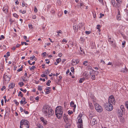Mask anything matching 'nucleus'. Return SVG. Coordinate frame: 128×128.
Returning <instances> with one entry per match:
<instances>
[{
  "mask_svg": "<svg viewBox=\"0 0 128 128\" xmlns=\"http://www.w3.org/2000/svg\"><path fill=\"white\" fill-rule=\"evenodd\" d=\"M101 27L99 25H97V28L99 29V28Z\"/></svg>",
  "mask_w": 128,
  "mask_h": 128,
  "instance_id": "nucleus-62",
  "label": "nucleus"
},
{
  "mask_svg": "<svg viewBox=\"0 0 128 128\" xmlns=\"http://www.w3.org/2000/svg\"><path fill=\"white\" fill-rule=\"evenodd\" d=\"M118 116L120 117H122L123 115L122 111L120 110H118Z\"/></svg>",
  "mask_w": 128,
  "mask_h": 128,
  "instance_id": "nucleus-16",
  "label": "nucleus"
},
{
  "mask_svg": "<svg viewBox=\"0 0 128 128\" xmlns=\"http://www.w3.org/2000/svg\"><path fill=\"white\" fill-rule=\"evenodd\" d=\"M68 123H66V125L65 127L66 128H68L70 126V124Z\"/></svg>",
  "mask_w": 128,
  "mask_h": 128,
  "instance_id": "nucleus-36",
  "label": "nucleus"
},
{
  "mask_svg": "<svg viewBox=\"0 0 128 128\" xmlns=\"http://www.w3.org/2000/svg\"><path fill=\"white\" fill-rule=\"evenodd\" d=\"M89 106L90 108L91 109L93 108L94 107L92 104L90 103H89Z\"/></svg>",
  "mask_w": 128,
  "mask_h": 128,
  "instance_id": "nucleus-25",
  "label": "nucleus"
},
{
  "mask_svg": "<svg viewBox=\"0 0 128 128\" xmlns=\"http://www.w3.org/2000/svg\"><path fill=\"white\" fill-rule=\"evenodd\" d=\"M62 42L63 43L65 42L66 43L67 42V41L65 39L63 38L62 40Z\"/></svg>",
  "mask_w": 128,
  "mask_h": 128,
  "instance_id": "nucleus-51",
  "label": "nucleus"
},
{
  "mask_svg": "<svg viewBox=\"0 0 128 128\" xmlns=\"http://www.w3.org/2000/svg\"><path fill=\"white\" fill-rule=\"evenodd\" d=\"M118 4H120L121 3V0H116Z\"/></svg>",
  "mask_w": 128,
  "mask_h": 128,
  "instance_id": "nucleus-50",
  "label": "nucleus"
},
{
  "mask_svg": "<svg viewBox=\"0 0 128 128\" xmlns=\"http://www.w3.org/2000/svg\"><path fill=\"white\" fill-rule=\"evenodd\" d=\"M50 107L48 105H45L44 106L42 110V112L44 115L47 112Z\"/></svg>",
  "mask_w": 128,
  "mask_h": 128,
  "instance_id": "nucleus-8",
  "label": "nucleus"
},
{
  "mask_svg": "<svg viewBox=\"0 0 128 128\" xmlns=\"http://www.w3.org/2000/svg\"><path fill=\"white\" fill-rule=\"evenodd\" d=\"M14 102H15L16 104V105H17L19 104L16 101V100H14Z\"/></svg>",
  "mask_w": 128,
  "mask_h": 128,
  "instance_id": "nucleus-60",
  "label": "nucleus"
},
{
  "mask_svg": "<svg viewBox=\"0 0 128 128\" xmlns=\"http://www.w3.org/2000/svg\"><path fill=\"white\" fill-rule=\"evenodd\" d=\"M51 82V81L50 80H48V82L46 83V84L48 86H50V83Z\"/></svg>",
  "mask_w": 128,
  "mask_h": 128,
  "instance_id": "nucleus-42",
  "label": "nucleus"
},
{
  "mask_svg": "<svg viewBox=\"0 0 128 128\" xmlns=\"http://www.w3.org/2000/svg\"><path fill=\"white\" fill-rule=\"evenodd\" d=\"M79 26L80 27H81L82 26V23H80L79 24Z\"/></svg>",
  "mask_w": 128,
  "mask_h": 128,
  "instance_id": "nucleus-64",
  "label": "nucleus"
},
{
  "mask_svg": "<svg viewBox=\"0 0 128 128\" xmlns=\"http://www.w3.org/2000/svg\"><path fill=\"white\" fill-rule=\"evenodd\" d=\"M104 106L105 109L108 111H112L113 108V105L108 102L105 104Z\"/></svg>",
  "mask_w": 128,
  "mask_h": 128,
  "instance_id": "nucleus-3",
  "label": "nucleus"
},
{
  "mask_svg": "<svg viewBox=\"0 0 128 128\" xmlns=\"http://www.w3.org/2000/svg\"><path fill=\"white\" fill-rule=\"evenodd\" d=\"M89 117L90 120V119L93 118H95V117L93 116L91 114L89 115Z\"/></svg>",
  "mask_w": 128,
  "mask_h": 128,
  "instance_id": "nucleus-35",
  "label": "nucleus"
},
{
  "mask_svg": "<svg viewBox=\"0 0 128 128\" xmlns=\"http://www.w3.org/2000/svg\"><path fill=\"white\" fill-rule=\"evenodd\" d=\"M50 73V71L48 70V69L45 70L44 72V74L46 75H47Z\"/></svg>",
  "mask_w": 128,
  "mask_h": 128,
  "instance_id": "nucleus-22",
  "label": "nucleus"
},
{
  "mask_svg": "<svg viewBox=\"0 0 128 128\" xmlns=\"http://www.w3.org/2000/svg\"><path fill=\"white\" fill-rule=\"evenodd\" d=\"M120 120L121 122H123L124 120V119L123 118H120Z\"/></svg>",
  "mask_w": 128,
  "mask_h": 128,
  "instance_id": "nucleus-53",
  "label": "nucleus"
},
{
  "mask_svg": "<svg viewBox=\"0 0 128 128\" xmlns=\"http://www.w3.org/2000/svg\"><path fill=\"white\" fill-rule=\"evenodd\" d=\"M120 108L122 112H123L124 110V106L123 105H121L120 106Z\"/></svg>",
  "mask_w": 128,
  "mask_h": 128,
  "instance_id": "nucleus-26",
  "label": "nucleus"
},
{
  "mask_svg": "<svg viewBox=\"0 0 128 128\" xmlns=\"http://www.w3.org/2000/svg\"><path fill=\"white\" fill-rule=\"evenodd\" d=\"M20 90L21 91L23 92H24V93L26 92V89H24V90L22 88H21L20 89Z\"/></svg>",
  "mask_w": 128,
  "mask_h": 128,
  "instance_id": "nucleus-40",
  "label": "nucleus"
},
{
  "mask_svg": "<svg viewBox=\"0 0 128 128\" xmlns=\"http://www.w3.org/2000/svg\"><path fill=\"white\" fill-rule=\"evenodd\" d=\"M18 84L20 85V87L24 85V84L23 82H19L18 83Z\"/></svg>",
  "mask_w": 128,
  "mask_h": 128,
  "instance_id": "nucleus-30",
  "label": "nucleus"
},
{
  "mask_svg": "<svg viewBox=\"0 0 128 128\" xmlns=\"http://www.w3.org/2000/svg\"><path fill=\"white\" fill-rule=\"evenodd\" d=\"M80 8L82 9V6H83V5H84V3L82 2H81L80 3Z\"/></svg>",
  "mask_w": 128,
  "mask_h": 128,
  "instance_id": "nucleus-48",
  "label": "nucleus"
},
{
  "mask_svg": "<svg viewBox=\"0 0 128 128\" xmlns=\"http://www.w3.org/2000/svg\"><path fill=\"white\" fill-rule=\"evenodd\" d=\"M24 112L26 114H28L29 113V112H28L25 110H24Z\"/></svg>",
  "mask_w": 128,
  "mask_h": 128,
  "instance_id": "nucleus-61",
  "label": "nucleus"
},
{
  "mask_svg": "<svg viewBox=\"0 0 128 128\" xmlns=\"http://www.w3.org/2000/svg\"><path fill=\"white\" fill-rule=\"evenodd\" d=\"M29 124H26L25 125H20V128H29Z\"/></svg>",
  "mask_w": 128,
  "mask_h": 128,
  "instance_id": "nucleus-14",
  "label": "nucleus"
},
{
  "mask_svg": "<svg viewBox=\"0 0 128 128\" xmlns=\"http://www.w3.org/2000/svg\"><path fill=\"white\" fill-rule=\"evenodd\" d=\"M35 57V56H34L33 55L32 57H31L30 58V60H33Z\"/></svg>",
  "mask_w": 128,
  "mask_h": 128,
  "instance_id": "nucleus-55",
  "label": "nucleus"
},
{
  "mask_svg": "<svg viewBox=\"0 0 128 128\" xmlns=\"http://www.w3.org/2000/svg\"><path fill=\"white\" fill-rule=\"evenodd\" d=\"M13 16L15 18H17L18 17V16L16 14H13Z\"/></svg>",
  "mask_w": 128,
  "mask_h": 128,
  "instance_id": "nucleus-49",
  "label": "nucleus"
},
{
  "mask_svg": "<svg viewBox=\"0 0 128 128\" xmlns=\"http://www.w3.org/2000/svg\"><path fill=\"white\" fill-rule=\"evenodd\" d=\"M94 72V70H92L90 72V76H91V78L93 80H94L95 79Z\"/></svg>",
  "mask_w": 128,
  "mask_h": 128,
  "instance_id": "nucleus-10",
  "label": "nucleus"
},
{
  "mask_svg": "<svg viewBox=\"0 0 128 128\" xmlns=\"http://www.w3.org/2000/svg\"><path fill=\"white\" fill-rule=\"evenodd\" d=\"M15 84L14 83H11L8 86L9 88H13Z\"/></svg>",
  "mask_w": 128,
  "mask_h": 128,
  "instance_id": "nucleus-19",
  "label": "nucleus"
},
{
  "mask_svg": "<svg viewBox=\"0 0 128 128\" xmlns=\"http://www.w3.org/2000/svg\"><path fill=\"white\" fill-rule=\"evenodd\" d=\"M120 12L119 11L118 13V16L117 17V19L118 20H120L121 19V17L120 16Z\"/></svg>",
  "mask_w": 128,
  "mask_h": 128,
  "instance_id": "nucleus-21",
  "label": "nucleus"
},
{
  "mask_svg": "<svg viewBox=\"0 0 128 128\" xmlns=\"http://www.w3.org/2000/svg\"><path fill=\"white\" fill-rule=\"evenodd\" d=\"M111 3L113 5V6L114 7L115 6L116 2L114 0H112L111 1Z\"/></svg>",
  "mask_w": 128,
  "mask_h": 128,
  "instance_id": "nucleus-24",
  "label": "nucleus"
},
{
  "mask_svg": "<svg viewBox=\"0 0 128 128\" xmlns=\"http://www.w3.org/2000/svg\"><path fill=\"white\" fill-rule=\"evenodd\" d=\"M62 108L61 106H58L56 107L55 110V113L56 116L58 118H60L62 116L61 114H58L59 112H63L62 111Z\"/></svg>",
  "mask_w": 128,
  "mask_h": 128,
  "instance_id": "nucleus-2",
  "label": "nucleus"
},
{
  "mask_svg": "<svg viewBox=\"0 0 128 128\" xmlns=\"http://www.w3.org/2000/svg\"><path fill=\"white\" fill-rule=\"evenodd\" d=\"M18 96L22 97L23 96V95L22 94V92H18Z\"/></svg>",
  "mask_w": 128,
  "mask_h": 128,
  "instance_id": "nucleus-33",
  "label": "nucleus"
},
{
  "mask_svg": "<svg viewBox=\"0 0 128 128\" xmlns=\"http://www.w3.org/2000/svg\"><path fill=\"white\" fill-rule=\"evenodd\" d=\"M38 90L40 91H41L42 90V88H41V87L40 86H38Z\"/></svg>",
  "mask_w": 128,
  "mask_h": 128,
  "instance_id": "nucleus-57",
  "label": "nucleus"
},
{
  "mask_svg": "<svg viewBox=\"0 0 128 128\" xmlns=\"http://www.w3.org/2000/svg\"><path fill=\"white\" fill-rule=\"evenodd\" d=\"M73 28L75 32H77V31L78 26L77 24H74L73 26Z\"/></svg>",
  "mask_w": 128,
  "mask_h": 128,
  "instance_id": "nucleus-20",
  "label": "nucleus"
},
{
  "mask_svg": "<svg viewBox=\"0 0 128 128\" xmlns=\"http://www.w3.org/2000/svg\"><path fill=\"white\" fill-rule=\"evenodd\" d=\"M72 62L73 63H76V64H74V65H76L79 62V61L78 59H77L76 60L73 59L72 60Z\"/></svg>",
  "mask_w": 128,
  "mask_h": 128,
  "instance_id": "nucleus-17",
  "label": "nucleus"
},
{
  "mask_svg": "<svg viewBox=\"0 0 128 128\" xmlns=\"http://www.w3.org/2000/svg\"><path fill=\"white\" fill-rule=\"evenodd\" d=\"M70 105L72 106V107L74 108L73 110H74V112L75 111V109L76 107V105L74 104V103L73 102H72L70 103Z\"/></svg>",
  "mask_w": 128,
  "mask_h": 128,
  "instance_id": "nucleus-13",
  "label": "nucleus"
},
{
  "mask_svg": "<svg viewBox=\"0 0 128 128\" xmlns=\"http://www.w3.org/2000/svg\"><path fill=\"white\" fill-rule=\"evenodd\" d=\"M82 115L80 114L78 116L77 118V124L78 125V128H83L82 120L81 118Z\"/></svg>",
  "mask_w": 128,
  "mask_h": 128,
  "instance_id": "nucleus-1",
  "label": "nucleus"
},
{
  "mask_svg": "<svg viewBox=\"0 0 128 128\" xmlns=\"http://www.w3.org/2000/svg\"><path fill=\"white\" fill-rule=\"evenodd\" d=\"M34 11L35 12H37L38 10L36 8V6H34Z\"/></svg>",
  "mask_w": 128,
  "mask_h": 128,
  "instance_id": "nucleus-52",
  "label": "nucleus"
},
{
  "mask_svg": "<svg viewBox=\"0 0 128 128\" xmlns=\"http://www.w3.org/2000/svg\"><path fill=\"white\" fill-rule=\"evenodd\" d=\"M40 120L42 121V122L44 121L45 120L43 117H42L40 118Z\"/></svg>",
  "mask_w": 128,
  "mask_h": 128,
  "instance_id": "nucleus-59",
  "label": "nucleus"
},
{
  "mask_svg": "<svg viewBox=\"0 0 128 128\" xmlns=\"http://www.w3.org/2000/svg\"><path fill=\"white\" fill-rule=\"evenodd\" d=\"M35 68V66H32V67L30 68V70H34V69Z\"/></svg>",
  "mask_w": 128,
  "mask_h": 128,
  "instance_id": "nucleus-41",
  "label": "nucleus"
},
{
  "mask_svg": "<svg viewBox=\"0 0 128 128\" xmlns=\"http://www.w3.org/2000/svg\"><path fill=\"white\" fill-rule=\"evenodd\" d=\"M42 122L43 123L44 125H46L47 124V121L45 120H44Z\"/></svg>",
  "mask_w": 128,
  "mask_h": 128,
  "instance_id": "nucleus-38",
  "label": "nucleus"
},
{
  "mask_svg": "<svg viewBox=\"0 0 128 128\" xmlns=\"http://www.w3.org/2000/svg\"><path fill=\"white\" fill-rule=\"evenodd\" d=\"M126 69L125 68H122L121 69V72H126Z\"/></svg>",
  "mask_w": 128,
  "mask_h": 128,
  "instance_id": "nucleus-28",
  "label": "nucleus"
},
{
  "mask_svg": "<svg viewBox=\"0 0 128 128\" xmlns=\"http://www.w3.org/2000/svg\"><path fill=\"white\" fill-rule=\"evenodd\" d=\"M108 102L112 105H115L116 101L113 96L111 95L109 96L108 98Z\"/></svg>",
  "mask_w": 128,
  "mask_h": 128,
  "instance_id": "nucleus-6",
  "label": "nucleus"
},
{
  "mask_svg": "<svg viewBox=\"0 0 128 128\" xmlns=\"http://www.w3.org/2000/svg\"><path fill=\"white\" fill-rule=\"evenodd\" d=\"M63 118L66 123H68L69 122V121L68 120V118L65 114H64Z\"/></svg>",
  "mask_w": 128,
  "mask_h": 128,
  "instance_id": "nucleus-12",
  "label": "nucleus"
},
{
  "mask_svg": "<svg viewBox=\"0 0 128 128\" xmlns=\"http://www.w3.org/2000/svg\"><path fill=\"white\" fill-rule=\"evenodd\" d=\"M88 62L87 61H85L83 63V64L85 66H86L87 65L86 64Z\"/></svg>",
  "mask_w": 128,
  "mask_h": 128,
  "instance_id": "nucleus-39",
  "label": "nucleus"
},
{
  "mask_svg": "<svg viewBox=\"0 0 128 128\" xmlns=\"http://www.w3.org/2000/svg\"><path fill=\"white\" fill-rule=\"evenodd\" d=\"M30 29H32L33 28L32 25L31 24H29L28 25Z\"/></svg>",
  "mask_w": 128,
  "mask_h": 128,
  "instance_id": "nucleus-46",
  "label": "nucleus"
},
{
  "mask_svg": "<svg viewBox=\"0 0 128 128\" xmlns=\"http://www.w3.org/2000/svg\"><path fill=\"white\" fill-rule=\"evenodd\" d=\"M20 12L22 13L23 14H24L26 13V10H24L22 11V10H20Z\"/></svg>",
  "mask_w": 128,
  "mask_h": 128,
  "instance_id": "nucleus-31",
  "label": "nucleus"
},
{
  "mask_svg": "<svg viewBox=\"0 0 128 128\" xmlns=\"http://www.w3.org/2000/svg\"><path fill=\"white\" fill-rule=\"evenodd\" d=\"M0 70L2 71H3L4 70V65L3 64H0Z\"/></svg>",
  "mask_w": 128,
  "mask_h": 128,
  "instance_id": "nucleus-18",
  "label": "nucleus"
},
{
  "mask_svg": "<svg viewBox=\"0 0 128 128\" xmlns=\"http://www.w3.org/2000/svg\"><path fill=\"white\" fill-rule=\"evenodd\" d=\"M126 106L128 110V102H126L125 103Z\"/></svg>",
  "mask_w": 128,
  "mask_h": 128,
  "instance_id": "nucleus-47",
  "label": "nucleus"
},
{
  "mask_svg": "<svg viewBox=\"0 0 128 128\" xmlns=\"http://www.w3.org/2000/svg\"><path fill=\"white\" fill-rule=\"evenodd\" d=\"M68 114L69 115H70L72 114L73 113V112L72 111H70V110H69L68 112Z\"/></svg>",
  "mask_w": 128,
  "mask_h": 128,
  "instance_id": "nucleus-44",
  "label": "nucleus"
},
{
  "mask_svg": "<svg viewBox=\"0 0 128 128\" xmlns=\"http://www.w3.org/2000/svg\"><path fill=\"white\" fill-rule=\"evenodd\" d=\"M8 7L5 6L3 8L2 10L5 13H6L8 12Z\"/></svg>",
  "mask_w": 128,
  "mask_h": 128,
  "instance_id": "nucleus-15",
  "label": "nucleus"
},
{
  "mask_svg": "<svg viewBox=\"0 0 128 128\" xmlns=\"http://www.w3.org/2000/svg\"><path fill=\"white\" fill-rule=\"evenodd\" d=\"M29 124L28 122L25 120H22L20 122V125H25Z\"/></svg>",
  "mask_w": 128,
  "mask_h": 128,
  "instance_id": "nucleus-11",
  "label": "nucleus"
},
{
  "mask_svg": "<svg viewBox=\"0 0 128 128\" xmlns=\"http://www.w3.org/2000/svg\"><path fill=\"white\" fill-rule=\"evenodd\" d=\"M36 125L39 128H43L42 126L39 124H37Z\"/></svg>",
  "mask_w": 128,
  "mask_h": 128,
  "instance_id": "nucleus-27",
  "label": "nucleus"
},
{
  "mask_svg": "<svg viewBox=\"0 0 128 128\" xmlns=\"http://www.w3.org/2000/svg\"><path fill=\"white\" fill-rule=\"evenodd\" d=\"M11 76L8 74L5 73L3 76V81L5 83H8L10 79Z\"/></svg>",
  "mask_w": 128,
  "mask_h": 128,
  "instance_id": "nucleus-4",
  "label": "nucleus"
},
{
  "mask_svg": "<svg viewBox=\"0 0 128 128\" xmlns=\"http://www.w3.org/2000/svg\"><path fill=\"white\" fill-rule=\"evenodd\" d=\"M59 79H58V82H60V81L61 80L62 78V77L61 76H59Z\"/></svg>",
  "mask_w": 128,
  "mask_h": 128,
  "instance_id": "nucleus-54",
  "label": "nucleus"
},
{
  "mask_svg": "<svg viewBox=\"0 0 128 128\" xmlns=\"http://www.w3.org/2000/svg\"><path fill=\"white\" fill-rule=\"evenodd\" d=\"M85 79L84 78H80L79 80V82L80 83H82V82L83 81H84L85 80Z\"/></svg>",
  "mask_w": 128,
  "mask_h": 128,
  "instance_id": "nucleus-23",
  "label": "nucleus"
},
{
  "mask_svg": "<svg viewBox=\"0 0 128 128\" xmlns=\"http://www.w3.org/2000/svg\"><path fill=\"white\" fill-rule=\"evenodd\" d=\"M28 5L27 4H24V2H22V7H24L25 6L26 8L27 7Z\"/></svg>",
  "mask_w": 128,
  "mask_h": 128,
  "instance_id": "nucleus-37",
  "label": "nucleus"
},
{
  "mask_svg": "<svg viewBox=\"0 0 128 128\" xmlns=\"http://www.w3.org/2000/svg\"><path fill=\"white\" fill-rule=\"evenodd\" d=\"M48 110L47 112V113L45 114L44 115L48 117L49 118L52 116L54 114V112L53 110L50 108Z\"/></svg>",
  "mask_w": 128,
  "mask_h": 128,
  "instance_id": "nucleus-5",
  "label": "nucleus"
},
{
  "mask_svg": "<svg viewBox=\"0 0 128 128\" xmlns=\"http://www.w3.org/2000/svg\"><path fill=\"white\" fill-rule=\"evenodd\" d=\"M44 90H46V91L45 92L46 94H48L50 93V90H49L47 89H46V88H45V89Z\"/></svg>",
  "mask_w": 128,
  "mask_h": 128,
  "instance_id": "nucleus-29",
  "label": "nucleus"
},
{
  "mask_svg": "<svg viewBox=\"0 0 128 128\" xmlns=\"http://www.w3.org/2000/svg\"><path fill=\"white\" fill-rule=\"evenodd\" d=\"M95 109L98 112H101L103 110L102 107L98 104L97 103L94 104Z\"/></svg>",
  "mask_w": 128,
  "mask_h": 128,
  "instance_id": "nucleus-7",
  "label": "nucleus"
},
{
  "mask_svg": "<svg viewBox=\"0 0 128 128\" xmlns=\"http://www.w3.org/2000/svg\"><path fill=\"white\" fill-rule=\"evenodd\" d=\"M61 61V59L60 58H58L56 60V62L57 63H59Z\"/></svg>",
  "mask_w": 128,
  "mask_h": 128,
  "instance_id": "nucleus-34",
  "label": "nucleus"
},
{
  "mask_svg": "<svg viewBox=\"0 0 128 128\" xmlns=\"http://www.w3.org/2000/svg\"><path fill=\"white\" fill-rule=\"evenodd\" d=\"M46 75L45 74H42L41 75V76L42 77H46Z\"/></svg>",
  "mask_w": 128,
  "mask_h": 128,
  "instance_id": "nucleus-63",
  "label": "nucleus"
},
{
  "mask_svg": "<svg viewBox=\"0 0 128 128\" xmlns=\"http://www.w3.org/2000/svg\"><path fill=\"white\" fill-rule=\"evenodd\" d=\"M90 123L92 126H93L96 124L97 122L96 119L95 118H93L90 120Z\"/></svg>",
  "mask_w": 128,
  "mask_h": 128,
  "instance_id": "nucleus-9",
  "label": "nucleus"
},
{
  "mask_svg": "<svg viewBox=\"0 0 128 128\" xmlns=\"http://www.w3.org/2000/svg\"><path fill=\"white\" fill-rule=\"evenodd\" d=\"M100 18H101L102 16H104V14H102V13H100Z\"/></svg>",
  "mask_w": 128,
  "mask_h": 128,
  "instance_id": "nucleus-56",
  "label": "nucleus"
},
{
  "mask_svg": "<svg viewBox=\"0 0 128 128\" xmlns=\"http://www.w3.org/2000/svg\"><path fill=\"white\" fill-rule=\"evenodd\" d=\"M4 36L3 35H1L0 37V40H1L2 39L4 38Z\"/></svg>",
  "mask_w": 128,
  "mask_h": 128,
  "instance_id": "nucleus-45",
  "label": "nucleus"
},
{
  "mask_svg": "<svg viewBox=\"0 0 128 128\" xmlns=\"http://www.w3.org/2000/svg\"><path fill=\"white\" fill-rule=\"evenodd\" d=\"M87 69L88 70H93L92 69V68L91 66H88L87 67Z\"/></svg>",
  "mask_w": 128,
  "mask_h": 128,
  "instance_id": "nucleus-32",
  "label": "nucleus"
},
{
  "mask_svg": "<svg viewBox=\"0 0 128 128\" xmlns=\"http://www.w3.org/2000/svg\"><path fill=\"white\" fill-rule=\"evenodd\" d=\"M100 62L102 63V64H105V62H104L102 59L100 60Z\"/></svg>",
  "mask_w": 128,
  "mask_h": 128,
  "instance_id": "nucleus-58",
  "label": "nucleus"
},
{
  "mask_svg": "<svg viewBox=\"0 0 128 128\" xmlns=\"http://www.w3.org/2000/svg\"><path fill=\"white\" fill-rule=\"evenodd\" d=\"M24 44L25 45H28V44L26 42H22L21 44L22 45H23Z\"/></svg>",
  "mask_w": 128,
  "mask_h": 128,
  "instance_id": "nucleus-43",
  "label": "nucleus"
}]
</instances>
